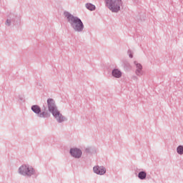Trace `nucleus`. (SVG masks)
Listing matches in <instances>:
<instances>
[{"label":"nucleus","instance_id":"1","mask_svg":"<svg viewBox=\"0 0 183 183\" xmlns=\"http://www.w3.org/2000/svg\"><path fill=\"white\" fill-rule=\"evenodd\" d=\"M47 105L49 111L51 112L53 117H54L59 122H62V121H64V117H62V114H61L59 111H58V109H56V106H55V102L54 99H49L47 100Z\"/></svg>","mask_w":183,"mask_h":183},{"label":"nucleus","instance_id":"2","mask_svg":"<svg viewBox=\"0 0 183 183\" xmlns=\"http://www.w3.org/2000/svg\"><path fill=\"white\" fill-rule=\"evenodd\" d=\"M106 6L114 14L121 11V6L123 5L122 0H104Z\"/></svg>","mask_w":183,"mask_h":183},{"label":"nucleus","instance_id":"3","mask_svg":"<svg viewBox=\"0 0 183 183\" xmlns=\"http://www.w3.org/2000/svg\"><path fill=\"white\" fill-rule=\"evenodd\" d=\"M64 15L70 24H82V21H81L79 18L74 16V15L68 11H64Z\"/></svg>","mask_w":183,"mask_h":183},{"label":"nucleus","instance_id":"4","mask_svg":"<svg viewBox=\"0 0 183 183\" xmlns=\"http://www.w3.org/2000/svg\"><path fill=\"white\" fill-rule=\"evenodd\" d=\"M19 172L21 175H31V174H34V168L23 165L19 168Z\"/></svg>","mask_w":183,"mask_h":183},{"label":"nucleus","instance_id":"5","mask_svg":"<svg viewBox=\"0 0 183 183\" xmlns=\"http://www.w3.org/2000/svg\"><path fill=\"white\" fill-rule=\"evenodd\" d=\"M70 154L74 157V158H80L81 155H82V152H81L79 149H71Z\"/></svg>","mask_w":183,"mask_h":183},{"label":"nucleus","instance_id":"6","mask_svg":"<svg viewBox=\"0 0 183 183\" xmlns=\"http://www.w3.org/2000/svg\"><path fill=\"white\" fill-rule=\"evenodd\" d=\"M93 169H94V172H95V174H98L99 175H104V174L107 172V170L105 169V168L99 166L94 167Z\"/></svg>","mask_w":183,"mask_h":183},{"label":"nucleus","instance_id":"7","mask_svg":"<svg viewBox=\"0 0 183 183\" xmlns=\"http://www.w3.org/2000/svg\"><path fill=\"white\" fill-rule=\"evenodd\" d=\"M72 27L75 31H82L84 29V24H73Z\"/></svg>","mask_w":183,"mask_h":183},{"label":"nucleus","instance_id":"8","mask_svg":"<svg viewBox=\"0 0 183 183\" xmlns=\"http://www.w3.org/2000/svg\"><path fill=\"white\" fill-rule=\"evenodd\" d=\"M112 75L115 78H121V76H122V73L119 69H114L112 71Z\"/></svg>","mask_w":183,"mask_h":183},{"label":"nucleus","instance_id":"9","mask_svg":"<svg viewBox=\"0 0 183 183\" xmlns=\"http://www.w3.org/2000/svg\"><path fill=\"white\" fill-rule=\"evenodd\" d=\"M86 9H89V11H95L96 7L95 5L91 4V3H86L85 5Z\"/></svg>","mask_w":183,"mask_h":183},{"label":"nucleus","instance_id":"10","mask_svg":"<svg viewBox=\"0 0 183 183\" xmlns=\"http://www.w3.org/2000/svg\"><path fill=\"white\" fill-rule=\"evenodd\" d=\"M134 64L137 66V71H136V74L137 75H139L141 74V71H142V66L140 64H137V61L134 62Z\"/></svg>","mask_w":183,"mask_h":183},{"label":"nucleus","instance_id":"11","mask_svg":"<svg viewBox=\"0 0 183 183\" xmlns=\"http://www.w3.org/2000/svg\"><path fill=\"white\" fill-rule=\"evenodd\" d=\"M31 109L33 112H35V114H39L41 112V108L39 107V106L34 105L31 107Z\"/></svg>","mask_w":183,"mask_h":183},{"label":"nucleus","instance_id":"12","mask_svg":"<svg viewBox=\"0 0 183 183\" xmlns=\"http://www.w3.org/2000/svg\"><path fill=\"white\" fill-rule=\"evenodd\" d=\"M139 178L140 179H145L147 178V173L145 172H141L139 173Z\"/></svg>","mask_w":183,"mask_h":183},{"label":"nucleus","instance_id":"13","mask_svg":"<svg viewBox=\"0 0 183 183\" xmlns=\"http://www.w3.org/2000/svg\"><path fill=\"white\" fill-rule=\"evenodd\" d=\"M177 153L180 155H182L183 154V146H179L177 149Z\"/></svg>","mask_w":183,"mask_h":183},{"label":"nucleus","instance_id":"14","mask_svg":"<svg viewBox=\"0 0 183 183\" xmlns=\"http://www.w3.org/2000/svg\"><path fill=\"white\" fill-rule=\"evenodd\" d=\"M42 117H49V114L46 113V112H43L41 114Z\"/></svg>","mask_w":183,"mask_h":183},{"label":"nucleus","instance_id":"15","mask_svg":"<svg viewBox=\"0 0 183 183\" xmlns=\"http://www.w3.org/2000/svg\"><path fill=\"white\" fill-rule=\"evenodd\" d=\"M6 24H11V19H7L6 20Z\"/></svg>","mask_w":183,"mask_h":183},{"label":"nucleus","instance_id":"16","mask_svg":"<svg viewBox=\"0 0 183 183\" xmlns=\"http://www.w3.org/2000/svg\"><path fill=\"white\" fill-rule=\"evenodd\" d=\"M129 57H130V58H132V55L131 54H129Z\"/></svg>","mask_w":183,"mask_h":183}]
</instances>
